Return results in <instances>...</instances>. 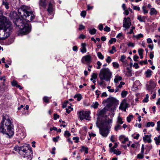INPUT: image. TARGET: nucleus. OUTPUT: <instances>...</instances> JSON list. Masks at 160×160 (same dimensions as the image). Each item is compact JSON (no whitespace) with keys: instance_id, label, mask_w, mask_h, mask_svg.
<instances>
[{"instance_id":"59","label":"nucleus","mask_w":160,"mask_h":160,"mask_svg":"<svg viewBox=\"0 0 160 160\" xmlns=\"http://www.w3.org/2000/svg\"><path fill=\"white\" fill-rule=\"evenodd\" d=\"M145 146L144 144H142V146L141 149V153L143 154L144 151Z\"/></svg>"},{"instance_id":"52","label":"nucleus","mask_w":160,"mask_h":160,"mask_svg":"<svg viewBox=\"0 0 160 160\" xmlns=\"http://www.w3.org/2000/svg\"><path fill=\"white\" fill-rule=\"evenodd\" d=\"M73 140H74L75 143H78L79 141V138L78 137H74L72 138Z\"/></svg>"},{"instance_id":"29","label":"nucleus","mask_w":160,"mask_h":160,"mask_svg":"<svg viewBox=\"0 0 160 160\" xmlns=\"http://www.w3.org/2000/svg\"><path fill=\"white\" fill-rule=\"evenodd\" d=\"M123 122L122 121V119L120 116H118V120L117 123L120 125L123 124Z\"/></svg>"},{"instance_id":"37","label":"nucleus","mask_w":160,"mask_h":160,"mask_svg":"<svg viewBox=\"0 0 160 160\" xmlns=\"http://www.w3.org/2000/svg\"><path fill=\"white\" fill-rule=\"evenodd\" d=\"M73 109L72 108H71L70 106H68V108H67L66 109V112L68 113H69L71 111L73 110Z\"/></svg>"},{"instance_id":"45","label":"nucleus","mask_w":160,"mask_h":160,"mask_svg":"<svg viewBox=\"0 0 160 160\" xmlns=\"http://www.w3.org/2000/svg\"><path fill=\"white\" fill-rule=\"evenodd\" d=\"M116 39L115 38H112L109 41V42L111 44H112L113 42H116Z\"/></svg>"},{"instance_id":"39","label":"nucleus","mask_w":160,"mask_h":160,"mask_svg":"<svg viewBox=\"0 0 160 160\" xmlns=\"http://www.w3.org/2000/svg\"><path fill=\"white\" fill-rule=\"evenodd\" d=\"M50 99V98H49V97L47 96H45L43 97V99L44 102L46 103H49V100Z\"/></svg>"},{"instance_id":"17","label":"nucleus","mask_w":160,"mask_h":160,"mask_svg":"<svg viewBox=\"0 0 160 160\" xmlns=\"http://www.w3.org/2000/svg\"><path fill=\"white\" fill-rule=\"evenodd\" d=\"M82 48L80 49V51L82 53H85L87 52L86 48V45L85 43H82L81 44Z\"/></svg>"},{"instance_id":"10","label":"nucleus","mask_w":160,"mask_h":160,"mask_svg":"<svg viewBox=\"0 0 160 160\" xmlns=\"http://www.w3.org/2000/svg\"><path fill=\"white\" fill-rule=\"evenodd\" d=\"M92 61V57L90 55H87L83 57L81 59V62L82 63H87L89 64Z\"/></svg>"},{"instance_id":"13","label":"nucleus","mask_w":160,"mask_h":160,"mask_svg":"<svg viewBox=\"0 0 160 160\" xmlns=\"http://www.w3.org/2000/svg\"><path fill=\"white\" fill-rule=\"evenodd\" d=\"M48 2V0H40L39 6L44 8H46Z\"/></svg>"},{"instance_id":"5","label":"nucleus","mask_w":160,"mask_h":160,"mask_svg":"<svg viewBox=\"0 0 160 160\" xmlns=\"http://www.w3.org/2000/svg\"><path fill=\"white\" fill-rule=\"evenodd\" d=\"M112 76V72L108 68H102L100 70L99 77L101 80L110 81Z\"/></svg>"},{"instance_id":"57","label":"nucleus","mask_w":160,"mask_h":160,"mask_svg":"<svg viewBox=\"0 0 160 160\" xmlns=\"http://www.w3.org/2000/svg\"><path fill=\"white\" fill-rule=\"evenodd\" d=\"M107 88L108 89V91L111 92H113L114 91V89L112 88H111V86H108L107 87Z\"/></svg>"},{"instance_id":"20","label":"nucleus","mask_w":160,"mask_h":160,"mask_svg":"<svg viewBox=\"0 0 160 160\" xmlns=\"http://www.w3.org/2000/svg\"><path fill=\"white\" fill-rule=\"evenodd\" d=\"M146 18V17L145 16H139L138 17V19L141 22H145V19Z\"/></svg>"},{"instance_id":"3","label":"nucleus","mask_w":160,"mask_h":160,"mask_svg":"<svg viewBox=\"0 0 160 160\" xmlns=\"http://www.w3.org/2000/svg\"><path fill=\"white\" fill-rule=\"evenodd\" d=\"M29 7L23 5L18 10L19 15L27 22L31 21L35 17L32 12L29 11Z\"/></svg>"},{"instance_id":"32","label":"nucleus","mask_w":160,"mask_h":160,"mask_svg":"<svg viewBox=\"0 0 160 160\" xmlns=\"http://www.w3.org/2000/svg\"><path fill=\"white\" fill-rule=\"evenodd\" d=\"M99 105V103L97 102H93L92 105V107H93L94 108H98Z\"/></svg>"},{"instance_id":"8","label":"nucleus","mask_w":160,"mask_h":160,"mask_svg":"<svg viewBox=\"0 0 160 160\" xmlns=\"http://www.w3.org/2000/svg\"><path fill=\"white\" fill-rule=\"evenodd\" d=\"M20 28V32L22 33L27 34L29 32L31 28L27 23H22L21 25H18Z\"/></svg>"},{"instance_id":"53","label":"nucleus","mask_w":160,"mask_h":160,"mask_svg":"<svg viewBox=\"0 0 160 160\" xmlns=\"http://www.w3.org/2000/svg\"><path fill=\"white\" fill-rule=\"evenodd\" d=\"M86 14V12L85 11H82L81 13V15L84 18Z\"/></svg>"},{"instance_id":"44","label":"nucleus","mask_w":160,"mask_h":160,"mask_svg":"<svg viewBox=\"0 0 160 160\" xmlns=\"http://www.w3.org/2000/svg\"><path fill=\"white\" fill-rule=\"evenodd\" d=\"M2 4L3 5L5 6L6 8L7 9H8L9 8V7L8 6L9 4L8 2H6L3 1Z\"/></svg>"},{"instance_id":"21","label":"nucleus","mask_w":160,"mask_h":160,"mask_svg":"<svg viewBox=\"0 0 160 160\" xmlns=\"http://www.w3.org/2000/svg\"><path fill=\"white\" fill-rule=\"evenodd\" d=\"M24 146L22 147H15L14 148V150L16 151H19L20 154L22 153V148H24Z\"/></svg>"},{"instance_id":"55","label":"nucleus","mask_w":160,"mask_h":160,"mask_svg":"<svg viewBox=\"0 0 160 160\" xmlns=\"http://www.w3.org/2000/svg\"><path fill=\"white\" fill-rule=\"evenodd\" d=\"M127 45L128 47H133L135 46V44L134 43H132L131 42H129L127 44Z\"/></svg>"},{"instance_id":"48","label":"nucleus","mask_w":160,"mask_h":160,"mask_svg":"<svg viewBox=\"0 0 160 160\" xmlns=\"http://www.w3.org/2000/svg\"><path fill=\"white\" fill-rule=\"evenodd\" d=\"M121 125L117 123V125L114 127V129L116 131H117L120 129Z\"/></svg>"},{"instance_id":"49","label":"nucleus","mask_w":160,"mask_h":160,"mask_svg":"<svg viewBox=\"0 0 160 160\" xmlns=\"http://www.w3.org/2000/svg\"><path fill=\"white\" fill-rule=\"evenodd\" d=\"M104 30L107 32H109L110 31V28L107 26H106L104 28Z\"/></svg>"},{"instance_id":"63","label":"nucleus","mask_w":160,"mask_h":160,"mask_svg":"<svg viewBox=\"0 0 160 160\" xmlns=\"http://www.w3.org/2000/svg\"><path fill=\"white\" fill-rule=\"evenodd\" d=\"M59 115H58L57 114H54L53 118L54 120H56L58 118H59Z\"/></svg>"},{"instance_id":"31","label":"nucleus","mask_w":160,"mask_h":160,"mask_svg":"<svg viewBox=\"0 0 160 160\" xmlns=\"http://www.w3.org/2000/svg\"><path fill=\"white\" fill-rule=\"evenodd\" d=\"M97 56L98 58L101 59L103 60L104 58V56L102 55L100 52H98L97 53Z\"/></svg>"},{"instance_id":"38","label":"nucleus","mask_w":160,"mask_h":160,"mask_svg":"<svg viewBox=\"0 0 160 160\" xmlns=\"http://www.w3.org/2000/svg\"><path fill=\"white\" fill-rule=\"evenodd\" d=\"M97 77V73H92V78H91L90 80L91 81H92L93 79H96Z\"/></svg>"},{"instance_id":"6","label":"nucleus","mask_w":160,"mask_h":160,"mask_svg":"<svg viewBox=\"0 0 160 160\" xmlns=\"http://www.w3.org/2000/svg\"><path fill=\"white\" fill-rule=\"evenodd\" d=\"M22 154L24 158L27 157L28 159L31 160L32 158L33 152L31 148L28 146H24V148H22Z\"/></svg>"},{"instance_id":"47","label":"nucleus","mask_w":160,"mask_h":160,"mask_svg":"<svg viewBox=\"0 0 160 160\" xmlns=\"http://www.w3.org/2000/svg\"><path fill=\"white\" fill-rule=\"evenodd\" d=\"M135 29V27L134 26H132L131 27V29L130 30V31L129 32H127L128 34H133V30Z\"/></svg>"},{"instance_id":"56","label":"nucleus","mask_w":160,"mask_h":160,"mask_svg":"<svg viewBox=\"0 0 160 160\" xmlns=\"http://www.w3.org/2000/svg\"><path fill=\"white\" fill-rule=\"evenodd\" d=\"M143 35L141 33L137 35L135 37L137 38V39H139L141 38H142L143 37Z\"/></svg>"},{"instance_id":"1","label":"nucleus","mask_w":160,"mask_h":160,"mask_svg":"<svg viewBox=\"0 0 160 160\" xmlns=\"http://www.w3.org/2000/svg\"><path fill=\"white\" fill-rule=\"evenodd\" d=\"M2 117L1 123L0 132L6 134L7 138H10L14 134L13 124L8 115H3Z\"/></svg>"},{"instance_id":"9","label":"nucleus","mask_w":160,"mask_h":160,"mask_svg":"<svg viewBox=\"0 0 160 160\" xmlns=\"http://www.w3.org/2000/svg\"><path fill=\"white\" fill-rule=\"evenodd\" d=\"M131 25V22L130 18L128 17L127 18H124L123 21V27L126 29H128Z\"/></svg>"},{"instance_id":"18","label":"nucleus","mask_w":160,"mask_h":160,"mask_svg":"<svg viewBox=\"0 0 160 160\" xmlns=\"http://www.w3.org/2000/svg\"><path fill=\"white\" fill-rule=\"evenodd\" d=\"M122 77L120 76H116L115 77L114 79V82L115 83L116 85H117V84H118V82L121 81L122 80Z\"/></svg>"},{"instance_id":"42","label":"nucleus","mask_w":160,"mask_h":160,"mask_svg":"<svg viewBox=\"0 0 160 160\" xmlns=\"http://www.w3.org/2000/svg\"><path fill=\"white\" fill-rule=\"evenodd\" d=\"M155 124L153 122H148L147 124V127H149L150 126L153 127L154 126Z\"/></svg>"},{"instance_id":"7","label":"nucleus","mask_w":160,"mask_h":160,"mask_svg":"<svg viewBox=\"0 0 160 160\" xmlns=\"http://www.w3.org/2000/svg\"><path fill=\"white\" fill-rule=\"evenodd\" d=\"M90 113L89 111H84L82 110L78 112V118L81 120L84 119L88 120H90Z\"/></svg>"},{"instance_id":"36","label":"nucleus","mask_w":160,"mask_h":160,"mask_svg":"<svg viewBox=\"0 0 160 160\" xmlns=\"http://www.w3.org/2000/svg\"><path fill=\"white\" fill-rule=\"evenodd\" d=\"M125 84V83L122 82H120V84L118 85V84H117L116 86V88H120L122 87V86Z\"/></svg>"},{"instance_id":"60","label":"nucleus","mask_w":160,"mask_h":160,"mask_svg":"<svg viewBox=\"0 0 160 160\" xmlns=\"http://www.w3.org/2000/svg\"><path fill=\"white\" fill-rule=\"evenodd\" d=\"M59 138L60 137L59 136L54 138H53V140L54 142H57Z\"/></svg>"},{"instance_id":"25","label":"nucleus","mask_w":160,"mask_h":160,"mask_svg":"<svg viewBox=\"0 0 160 160\" xmlns=\"http://www.w3.org/2000/svg\"><path fill=\"white\" fill-rule=\"evenodd\" d=\"M110 152H113L114 153L117 155H119L121 153V152L120 151H117L116 149H113L112 148H110Z\"/></svg>"},{"instance_id":"58","label":"nucleus","mask_w":160,"mask_h":160,"mask_svg":"<svg viewBox=\"0 0 160 160\" xmlns=\"http://www.w3.org/2000/svg\"><path fill=\"white\" fill-rule=\"evenodd\" d=\"M126 58V57L124 55H122L121 57L120 60L121 62H125V59Z\"/></svg>"},{"instance_id":"15","label":"nucleus","mask_w":160,"mask_h":160,"mask_svg":"<svg viewBox=\"0 0 160 160\" xmlns=\"http://www.w3.org/2000/svg\"><path fill=\"white\" fill-rule=\"evenodd\" d=\"M119 139L122 143H125L128 140V138L126 137L123 135H121L119 136Z\"/></svg>"},{"instance_id":"30","label":"nucleus","mask_w":160,"mask_h":160,"mask_svg":"<svg viewBox=\"0 0 160 160\" xmlns=\"http://www.w3.org/2000/svg\"><path fill=\"white\" fill-rule=\"evenodd\" d=\"M88 148L87 147H85L84 146L82 147L81 151L82 152H84L86 153H88Z\"/></svg>"},{"instance_id":"23","label":"nucleus","mask_w":160,"mask_h":160,"mask_svg":"<svg viewBox=\"0 0 160 160\" xmlns=\"http://www.w3.org/2000/svg\"><path fill=\"white\" fill-rule=\"evenodd\" d=\"M152 71L148 69L145 72L146 76L147 78L150 77L152 74Z\"/></svg>"},{"instance_id":"40","label":"nucleus","mask_w":160,"mask_h":160,"mask_svg":"<svg viewBox=\"0 0 160 160\" xmlns=\"http://www.w3.org/2000/svg\"><path fill=\"white\" fill-rule=\"evenodd\" d=\"M148 98L149 96L148 94H147L146 95L145 97L144 98V99L142 100V102H148Z\"/></svg>"},{"instance_id":"46","label":"nucleus","mask_w":160,"mask_h":160,"mask_svg":"<svg viewBox=\"0 0 160 160\" xmlns=\"http://www.w3.org/2000/svg\"><path fill=\"white\" fill-rule=\"evenodd\" d=\"M157 127L156 128V130L158 131H160V121H158L157 122Z\"/></svg>"},{"instance_id":"50","label":"nucleus","mask_w":160,"mask_h":160,"mask_svg":"<svg viewBox=\"0 0 160 160\" xmlns=\"http://www.w3.org/2000/svg\"><path fill=\"white\" fill-rule=\"evenodd\" d=\"M97 64L98 65L97 68L98 69H100L101 68V66L102 65V63L100 61H98L97 62Z\"/></svg>"},{"instance_id":"24","label":"nucleus","mask_w":160,"mask_h":160,"mask_svg":"<svg viewBox=\"0 0 160 160\" xmlns=\"http://www.w3.org/2000/svg\"><path fill=\"white\" fill-rule=\"evenodd\" d=\"M106 112V109L105 108L103 109L98 111V113L100 116L103 115Z\"/></svg>"},{"instance_id":"11","label":"nucleus","mask_w":160,"mask_h":160,"mask_svg":"<svg viewBox=\"0 0 160 160\" xmlns=\"http://www.w3.org/2000/svg\"><path fill=\"white\" fill-rule=\"evenodd\" d=\"M128 104L127 103L125 100H123L121 102L119 107V109L125 112L126 111V109L128 107Z\"/></svg>"},{"instance_id":"4","label":"nucleus","mask_w":160,"mask_h":160,"mask_svg":"<svg viewBox=\"0 0 160 160\" xmlns=\"http://www.w3.org/2000/svg\"><path fill=\"white\" fill-rule=\"evenodd\" d=\"M103 102L107 103L106 107L107 108L108 110L110 111H113L115 110L119 104V101L115 98L110 97L104 100Z\"/></svg>"},{"instance_id":"33","label":"nucleus","mask_w":160,"mask_h":160,"mask_svg":"<svg viewBox=\"0 0 160 160\" xmlns=\"http://www.w3.org/2000/svg\"><path fill=\"white\" fill-rule=\"evenodd\" d=\"M112 66L115 68H119V64L116 62H113L112 63Z\"/></svg>"},{"instance_id":"51","label":"nucleus","mask_w":160,"mask_h":160,"mask_svg":"<svg viewBox=\"0 0 160 160\" xmlns=\"http://www.w3.org/2000/svg\"><path fill=\"white\" fill-rule=\"evenodd\" d=\"M112 59L110 56H108L106 59V62H107L109 64L111 61Z\"/></svg>"},{"instance_id":"62","label":"nucleus","mask_w":160,"mask_h":160,"mask_svg":"<svg viewBox=\"0 0 160 160\" xmlns=\"http://www.w3.org/2000/svg\"><path fill=\"white\" fill-rule=\"evenodd\" d=\"M143 50L142 49H140L138 50V52L139 55H142Z\"/></svg>"},{"instance_id":"2","label":"nucleus","mask_w":160,"mask_h":160,"mask_svg":"<svg viewBox=\"0 0 160 160\" xmlns=\"http://www.w3.org/2000/svg\"><path fill=\"white\" fill-rule=\"evenodd\" d=\"M112 120V118H108L101 121L99 119L97 120L96 125L99 128V133L102 137H106L109 133Z\"/></svg>"},{"instance_id":"14","label":"nucleus","mask_w":160,"mask_h":160,"mask_svg":"<svg viewBox=\"0 0 160 160\" xmlns=\"http://www.w3.org/2000/svg\"><path fill=\"white\" fill-rule=\"evenodd\" d=\"M155 83L152 81H150L148 85H147V89L149 90L153 89L155 87Z\"/></svg>"},{"instance_id":"61","label":"nucleus","mask_w":160,"mask_h":160,"mask_svg":"<svg viewBox=\"0 0 160 160\" xmlns=\"http://www.w3.org/2000/svg\"><path fill=\"white\" fill-rule=\"evenodd\" d=\"M12 84L13 86H16L18 85L17 82L15 80H13L12 82Z\"/></svg>"},{"instance_id":"54","label":"nucleus","mask_w":160,"mask_h":160,"mask_svg":"<svg viewBox=\"0 0 160 160\" xmlns=\"http://www.w3.org/2000/svg\"><path fill=\"white\" fill-rule=\"evenodd\" d=\"M143 154H142L141 153V154H139L137 155V158L139 159H142L143 158Z\"/></svg>"},{"instance_id":"35","label":"nucleus","mask_w":160,"mask_h":160,"mask_svg":"<svg viewBox=\"0 0 160 160\" xmlns=\"http://www.w3.org/2000/svg\"><path fill=\"white\" fill-rule=\"evenodd\" d=\"M64 135L65 137L68 138L70 136L71 134L69 131H66L65 132Z\"/></svg>"},{"instance_id":"12","label":"nucleus","mask_w":160,"mask_h":160,"mask_svg":"<svg viewBox=\"0 0 160 160\" xmlns=\"http://www.w3.org/2000/svg\"><path fill=\"white\" fill-rule=\"evenodd\" d=\"M151 135H145L143 137V140L145 142L151 143L152 141L151 139Z\"/></svg>"},{"instance_id":"41","label":"nucleus","mask_w":160,"mask_h":160,"mask_svg":"<svg viewBox=\"0 0 160 160\" xmlns=\"http://www.w3.org/2000/svg\"><path fill=\"white\" fill-rule=\"evenodd\" d=\"M142 10L143 13L145 14L148 12V10L146 9V7L145 6H143L142 7Z\"/></svg>"},{"instance_id":"34","label":"nucleus","mask_w":160,"mask_h":160,"mask_svg":"<svg viewBox=\"0 0 160 160\" xmlns=\"http://www.w3.org/2000/svg\"><path fill=\"white\" fill-rule=\"evenodd\" d=\"M133 116L132 115H130L127 118V121L128 122H129L131 121V119H133Z\"/></svg>"},{"instance_id":"26","label":"nucleus","mask_w":160,"mask_h":160,"mask_svg":"<svg viewBox=\"0 0 160 160\" xmlns=\"http://www.w3.org/2000/svg\"><path fill=\"white\" fill-rule=\"evenodd\" d=\"M157 13V12L156 10L154 8H152L151 9L150 14L151 15H156Z\"/></svg>"},{"instance_id":"43","label":"nucleus","mask_w":160,"mask_h":160,"mask_svg":"<svg viewBox=\"0 0 160 160\" xmlns=\"http://www.w3.org/2000/svg\"><path fill=\"white\" fill-rule=\"evenodd\" d=\"M127 94V92L125 91H123L121 93V96L122 98H125Z\"/></svg>"},{"instance_id":"28","label":"nucleus","mask_w":160,"mask_h":160,"mask_svg":"<svg viewBox=\"0 0 160 160\" xmlns=\"http://www.w3.org/2000/svg\"><path fill=\"white\" fill-rule=\"evenodd\" d=\"M74 98H77V100L78 101H80L82 98V96L81 94H76L74 96Z\"/></svg>"},{"instance_id":"19","label":"nucleus","mask_w":160,"mask_h":160,"mask_svg":"<svg viewBox=\"0 0 160 160\" xmlns=\"http://www.w3.org/2000/svg\"><path fill=\"white\" fill-rule=\"evenodd\" d=\"M127 71L126 72V75L128 77H130L132 76L131 70L129 67L127 68Z\"/></svg>"},{"instance_id":"16","label":"nucleus","mask_w":160,"mask_h":160,"mask_svg":"<svg viewBox=\"0 0 160 160\" xmlns=\"http://www.w3.org/2000/svg\"><path fill=\"white\" fill-rule=\"evenodd\" d=\"M53 10V9L52 4L51 2H49L48 4V6L47 11L50 14H51L52 13Z\"/></svg>"},{"instance_id":"22","label":"nucleus","mask_w":160,"mask_h":160,"mask_svg":"<svg viewBox=\"0 0 160 160\" xmlns=\"http://www.w3.org/2000/svg\"><path fill=\"white\" fill-rule=\"evenodd\" d=\"M155 143L157 145H158L160 143V135L158 137H155L154 138Z\"/></svg>"},{"instance_id":"64","label":"nucleus","mask_w":160,"mask_h":160,"mask_svg":"<svg viewBox=\"0 0 160 160\" xmlns=\"http://www.w3.org/2000/svg\"><path fill=\"white\" fill-rule=\"evenodd\" d=\"M98 28H99V29L100 30L102 31L103 30V25H102V24H100L99 25V26H98Z\"/></svg>"},{"instance_id":"27","label":"nucleus","mask_w":160,"mask_h":160,"mask_svg":"<svg viewBox=\"0 0 160 160\" xmlns=\"http://www.w3.org/2000/svg\"><path fill=\"white\" fill-rule=\"evenodd\" d=\"M88 30L89 33L91 35L95 34L97 32V30L94 28L92 29H88Z\"/></svg>"}]
</instances>
